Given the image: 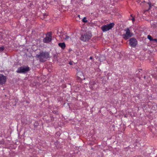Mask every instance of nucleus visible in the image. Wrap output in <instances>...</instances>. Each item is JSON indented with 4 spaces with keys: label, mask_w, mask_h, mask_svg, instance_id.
<instances>
[{
    "label": "nucleus",
    "mask_w": 157,
    "mask_h": 157,
    "mask_svg": "<svg viewBox=\"0 0 157 157\" xmlns=\"http://www.w3.org/2000/svg\"><path fill=\"white\" fill-rule=\"evenodd\" d=\"M126 33L123 35V38L125 40H127L132 36V33L130 32L128 28L125 30Z\"/></svg>",
    "instance_id": "423d86ee"
},
{
    "label": "nucleus",
    "mask_w": 157,
    "mask_h": 157,
    "mask_svg": "<svg viewBox=\"0 0 157 157\" xmlns=\"http://www.w3.org/2000/svg\"><path fill=\"white\" fill-rule=\"evenodd\" d=\"M52 32H48L47 33L46 37L44 38L43 41L45 43H48L52 40Z\"/></svg>",
    "instance_id": "20e7f679"
},
{
    "label": "nucleus",
    "mask_w": 157,
    "mask_h": 157,
    "mask_svg": "<svg viewBox=\"0 0 157 157\" xmlns=\"http://www.w3.org/2000/svg\"><path fill=\"white\" fill-rule=\"evenodd\" d=\"M149 7H150V8H151V3H149Z\"/></svg>",
    "instance_id": "a211bd4d"
},
{
    "label": "nucleus",
    "mask_w": 157,
    "mask_h": 157,
    "mask_svg": "<svg viewBox=\"0 0 157 157\" xmlns=\"http://www.w3.org/2000/svg\"><path fill=\"white\" fill-rule=\"evenodd\" d=\"M58 45L62 49L64 50L66 47V45L64 42L60 43L58 44Z\"/></svg>",
    "instance_id": "1a4fd4ad"
},
{
    "label": "nucleus",
    "mask_w": 157,
    "mask_h": 157,
    "mask_svg": "<svg viewBox=\"0 0 157 157\" xmlns=\"http://www.w3.org/2000/svg\"><path fill=\"white\" fill-rule=\"evenodd\" d=\"M60 33V32H59V31H58L57 32V34L59 35V33Z\"/></svg>",
    "instance_id": "6ab92c4d"
},
{
    "label": "nucleus",
    "mask_w": 157,
    "mask_h": 157,
    "mask_svg": "<svg viewBox=\"0 0 157 157\" xmlns=\"http://www.w3.org/2000/svg\"><path fill=\"white\" fill-rule=\"evenodd\" d=\"M70 38L69 36H68L67 35H65V37H63V38L65 40H68Z\"/></svg>",
    "instance_id": "9b49d317"
},
{
    "label": "nucleus",
    "mask_w": 157,
    "mask_h": 157,
    "mask_svg": "<svg viewBox=\"0 0 157 157\" xmlns=\"http://www.w3.org/2000/svg\"><path fill=\"white\" fill-rule=\"evenodd\" d=\"M6 78L3 75H0V85H2L6 82Z\"/></svg>",
    "instance_id": "6e6552de"
},
{
    "label": "nucleus",
    "mask_w": 157,
    "mask_h": 157,
    "mask_svg": "<svg viewBox=\"0 0 157 157\" xmlns=\"http://www.w3.org/2000/svg\"><path fill=\"white\" fill-rule=\"evenodd\" d=\"M92 88H93V87L92 86V87H91V89H92Z\"/></svg>",
    "instance_id": "b1692460"
},
{
    "label": "nucleus",
    "mask_w": 157,
    "mask_h": 157,
    "mask_svg": "<svg viewBox=\"0 0 157 157\" xmlns=\"http://www.w3.org/2000/svg\"><path fill=\"white\" fill-rule=\"evenodd\" d=\"M93 58V57L92 56H90V59H92Z\"/></svg>",
    "instance_id": "aec40b11"
},
{
    "label": "nucleus",
    "mask_w": 157,
    "mask_h": 157,
    "mask_svg": "<svg viewBox=\"0 0 157 157\" xmlns=\"http://www.w3.org/2000/svg\"><path fill=\"white\" fill-rule=\"evenodd\" d=\"M95 84V82L94 81L93 82V85H94V84Z\"/></svg>",
    "instance_id": "412c9836"
},
{
    "label": "nucleus",
    "mask_w": 157,
    "mask_h": 157,
    "mask_svg": "<svg viewBox=\"0 0 157 157\" xmlns=\"http://www.w3.org/2000/svg\"><path fill=\"white\" fill-rule=\"evenodd\" d=\"M82 21L84 22H87V20L86 19V17H84L82 19Z\"/></svg>",
    "instance_id": "ddd939ff"
},
{
    "label": "nucleus",
    "mask_w": 157,
    "mask_h": 157,
    "mask_svg": "<svg viewBox=\"0 0 157 157\" xmlns=\"http://www.w3.org/2000/svg\"><path fill=\"white\" fill-rule=\"evenodd\" d=\"M90 85H92V82H90Z\"/></svg>",
    "instance_id": "4be33fe9"
},
{
    "label": "nucleus",
    "mask_w": 157,
    "mask_h": 157,
    "mask_svg": "<svg viewBox=\"0 0 157 157\" xmlns=\"http://www.w3.org/2000/svg\"><path fill=\"white\" fill-rule=\"evenodd\" d=\"M129 44L132 47L135 48L137 44V41L135 38H132L129 40Z\"/></svg>",
    "instance_id": "0eeeda50"
},
{
    "label": "nucleus",
    "mask_w": 157,
    "mask_h": 157,
    "mask_svg": "<svg viewBox=\"0 0 157 157\" xmlns=\"http://www.w3.org/2000/svg\"><path fill=\"white\" fill-rule=\"evenodd\" d=\"M4 46H2L0 47V51H2L4 50Z\"/></svg>",
    "instance_id": "4468645a"
},
{
    "label": "nucleus",
    "mask_w": 157,
    "mask_h": 157,
    "mask_svg": "<svg viewBox=\"0 0 157 157\" xmlns=\"http://www.w3.org/2000/svg\"><path fill=\"white\" fill-rule=\"evenodd\" d=\"M36 57L38 59L40 62L43 63L49 58L50 54L48 52L42 51L40 52L39 54L36 55Z\"/></svg>",
    "instance_id": "f257e3e1"
},
{
    "label": "nucleus",
    "mask_w": 157,
    "mask_h": 157,
    "mask_svg": "<svg viewBox=\"0 0 157 157\" xmlns=\"http://www.w3.org/2000/svg\"><path fill=\"white\" fill-rule=\"evenodd\" d=\"M131 17H132V22L134 21H135V18L132 17V14H131Z\"/></svg>",
    "instance_id": "dca6fc26"
},
{
    "label": "nucleus",
    "mask_w": 157,
    "mask_h": 157,
    "mask_svg": "<svg viewBox=\"0 0 157 157\" xmlns=\"http://www.w3.org/2000/svg\"><path fill=\"white\" fill-rule=\"evenodd\" d=\"M77 75L78 78L82 79V78H81V77H83V74L82 71H78L77 73Z\"/></svg>",
    "instance_id": "9d476101"
},
{
    "label": "nucleus",
    "mask_w": 157,
    "mask_h": 157,
    "mask_svg": "<svg viewBox=\"0 0 157 157\" xmlns=\"http://www.w3.org/2000/svg\"><path fill=\"white\" fill-rule=\"evenodd\" d=\"M146 78V76H144V78Z\"/></svg>",
    "instance_id": "5701e85b"
},
{
    "label": "nucleus",
    "mask_w": 157,
    "mask_h": 157,
    "mask_svg": "<svg viewBox=\"0 0 157 157\" xmlns=\"http://www.w3.org/2000/svg\"><path fill=\"white\" fill-rule=\"evenodd\" d=\"M114 23H110L103 25L101 26V29L103 32H106L111 29L114 27Z\"/></svg>",
    "instance_id": "f03ea898"
},
{
    "label": "nucleus",
    "mask_w": 157,
    "mask_h": 157,
    "mask_svg": "<svg viewBox=\"0 0 157 157\" xmlns=\"http://www.w3.org/2000/svg\"><path fill=\"white\" fill-rule=\"evenodd\" d=\"M30 68L28 66L21 67L17 69V72L18 73H25L29 71Z\"/></svg>",
    "instance_id": "39448f33"
},
{
    "label": "nucleus",
    "mask_w": 157,
    "mask_h": 157,
    "mask_svg": "<svg viewBox=\"0 0 157 157\" xmlns=\"http://www.w3.org/2000/svg\"><path fill=\"white\" fill-rule=\"evenodd\" d=\"M153 41H154L156 42H157V39H153Z\"/></svg>",
    "instance_id": "f3484780"
},
{
    "label": "nucleus",
    "mask_w": 157,
    "mask_h": 157,
    "mask_svg": "<svg viewBox=\"0 0 157 157\" xmlns=\"http://www.w3.org/2000/svg\"><path fill=\"white\" fill-rule=\"evenodd\" d=\"M73 63H75L73 61H70L69 62V64H70V65H73Z\"/></svg>",
    "instance_id": "2eb2a0df"
},
{
    "label": "nucleus",
    "mask_w": 157,
    "mask_h": 157,
    "mask_svg": "<svg viewBox=\"0 0 157 157\" xmlns=\"http://www.w3.org/2000/svg\"><path fill=\"white\" fill-rule=\"evenodd\" d=\"M92 35L90 33H86L82 34L80 37V40L83 41H88L91 38Z\"/></svg>",
    "instance_id": "7ed1b4c3"
},
{
    "label": "nucleus",
    "mask_w": 157,
    "mask_h": 157,
    "mask_svg": "<svg viewBox=\"0 0 157 157\" xmlns=\"http://www.w3.org/2000/svg\"><path fill=\"white\" fill-rule=\"evenodd\" d=\"M147 38L149 39L151 41H153V38H152L151 36L150 35H148L147 36Z\"/></svg>",
    "instance_id": "f8f14e48"
}]
</instances>
